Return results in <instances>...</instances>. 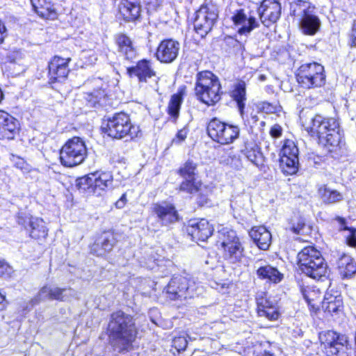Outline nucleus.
Here are the masks:
<instances>
[{
    "instance_id": "c9c22d12",
    "label": "nucleus",
    "mask_w": 356,
    "mask_h": 356,
    "mask_svg": "<svg viewBox=\"0 0 356 356\" xmlns=\"http://www.w3.org/2000/svg\"><path fill=\"white\" fill-rule=\"evenodd\" d=\"M310 3L305 0H293L290 3V14L300 18L311 12Z\"/></svg>"
},
{
    "instance_id": "9b49d317",
    "label": "nucleus",
    "mask_w": 356,
    "mask_h": 356,
    "mask_svg": "<svg viewBox=\"0 0 356 356\" xmlns=\"http://www.w3.org/2000/svg\"><path fill=\"white\" fill-rule=\"evenodd\" d=\"M319 339L324 345L327 356H350V346L346 336L328 330L320 333Z\"/></svg>"
},
{
    "instance_id": "603ef678",
    "label": "nucleus",
    "mask_w": 356,
    "mask_h": 356,
    "mask_svg": "<svg viewBox=\"0 0 356 356\" xmlns=\"http://www.w3.org/2000/svg\"><path fill=\"white\" fill-rule=\"evenodd\" d=\"M346 241L348 245L351 247L356 246V229L355 227L349 231V234L346 237Z\"/></svg>"
},
{
    "instance_id": "58836bf2",
    "label": "nucleus",
    "mask_w": 356,
    "mask_h": 356,
    "mask_svg": "<svg viewBox=\"0 0 356 356\" xmlns=\"http://www.w3.org/2000/svg\"><path fill=\"white\" fill-rule=\"evenodd\" d=\"M183 98L181 94L177 93L171 96L168 106V113L175 120L179 115V111L181 105L182 104Z\"/></svg>"
},
{
    "instance_id": "393cba45",
    "label": "nucleus",
    "mask_w": 356,
    "mask_h": 356,
    "mask_svg": "<svg viewBox=\"0 0 356 356\" xmlns=\"http://www.w3.org/2000/svg\"><path fill=\"white\" fill-rule=\"evenodd\" d=\"M18 130V120L7 112L0 110V138L13 139Z\"/></svg>"
},
{
    "instance_id": "f03ea898",
    "label": "nucleus",
    "mask_w": 356,
    "mask_h": 356,
    "mask_svg": "<svg viewBox=\"0 0 356 356\" xmlns=\"http://www.w3.org/2000/svg\"><path fill=\"white\" fill-rule=\"evenodd\" d=\"M109 343L119 353L132 349L137 330L133 318L126 313H112L108 327Z\"/></svg>"
},
{
    "instance_id": "4c0bfd02",
    "label": "nucleus",
    "mask_w": 356,
    "mask_h": 356,
    "mask_svg": "<svg viewBox=\"0 0 356 356\" xmlns=\"http://www.w3.org/2000/svg\"><path fill=\"white\" fill-rule=\"evenodd\" d=\"M202 183L196 178H184L179 185V190L188 194H194L200 191Z\"/></svg>"
},
{
    "instance_id": "20e7f679",
    "label": "nucleus",
    "mask_w": 356,
    "mask_h": 356,
    "mask_svg": "<svg viewBox=\"0 0 356 356\" xmlns=\"http://www.w3.org/2000/svg\"><path fill=\"white\" fill-rule=\"evenodd\" d=\"M101 129L104 134L113 139H122L128 136L131 138H136L140 132L138 126L131 124L129 116L124 112L104 119Z\"/></svg>"
},
{
    "instance_id": "bb28decb",
    "label": "nucleus",
    "mask_w": 356,
    "mask_h": 356,
    "mask_svg": "<svg viewBox=\"0 0 356 356\" xmlns=\"http://www.w3.org/2000/svg\"><path fill=\"white\" fill-rule=\"evenodd\" d=\"M115 43L118 46V51L124 59L133 60L137 55L131 39L124 33H118L115 36Z\"/></svg>"
},
{
    "instance_id": "79ce46f5",
    "label": "nucleus",
    "mask_w": 356,
    "mask_h": 356,
    "mask_svg": "<svg viewBox=\"0 0 356 356\" xmlns=\"http://www.w3.org/2000/svg\"><path fill=\"white\" fill-rule=\"evenodd\" d=\"M197 164L193 161L188 160L178 170L179 175L184 178H196Z\"/></svg>"
},
{
    "instance_id": "f8f14e48",
    "label": "nucleus",
    "mask_w": 356,
    "mask_h": 356,
    "mask_svg": "<svg viewBox=\"0 0 356 356\" xmlns=\"http://www.w3.org/2000/svg\"><path fill=\"white\" fill-rule=\"evenodd\" d=\"M218 18L217 7L211 3H204L195 13L193 25L197 34L204 38L210 32Z\"/></svg>"
},
{
    "instance_id": "4be33fe9",
    "label": "nucleus",
    "mask_w": 356,
    "mask_h": 356,
    "mask_svg": "<svg viewBox=\"0 0 356 356\" xmlns=\"http://www.w3.org/2000/svg\"><path fill=\"white\" fill-rule=\"evenodd\" d=\"M179 49V42L172 39L163 40L157 47L156 57L161 63H172L177 58Z\"/></svg>"
},
{
    "instance_id": "412c9836",
    "label": "nucleus",
    "mask_w": 356,
    "mask_h": 356,
    "mask_svg": "<svg viewBox=\"0 0 356 356\" xmlns=\"http://www.w3.org/2000/svg\"><path fill=\"white\" fill-rule=\"evenodd\" d=\"M213 227L206 219L192 220L186 227V232L194 240L205 241L213 232Z\"/></svg>"
},
{
    "instance_id": "5fc2aeb1",
    "label": "nucleus",
    "mask_w": 356,
    "mask_h": 356,
    "mask_svg": "<svg viewBox=\"0 0 356 356\" xmlns=\"http://www.w3.org/2000/svg\"><path fill=\"white\" fill-rule=\"evenodd\" d=\"M260 318H264L269 321H277L280 318V313H258Z\"/></svg>"
},
{
    "instance_id": "c756f323",
    "label": "nucleus",
    "mask_w": 356,
    "mask_h": 356,
    "mask_svg": "<svg viewBox=\"0 0 356 356\" xmlns=\"http://www.w3.org/2000/svg\"><path fill=\"white\" fill-rule=\"evenodd\" d=\"M321 24L318 17L313 13V10L300 18V28L305 35H315L318 31Z\"/></svg>"
},
{
    "instance_id": "6e6d98bb",
    "label": "nucleus",
    "mask_w": 356,
    "mask_h": 356,
    "mask_svg": "<svg viewBox=\"0 0 356 356\" xmlns=\"http://www.w3.org/2000/svg\"><path fill=\"white\" fill-rule=\"evenodd\" d=\"M282 128L279 124H274L270 130V134L273 138H277L282 136Z\"/></svg>"
},
{
    "instance_id": "37998d69",
    "label": "nucleus",
    "mask_w": 356,
    "mask_h": 356,
    "mask_svg": "<svg viewBox=\"0 0 356 356\" xmlns=\"http://www.w3.org/2000/svg\"><path fill=\"white\" fill-rule=\"evenodd\" d=\"M258 112L266 114L275 113L280 111L281 106L278 104L269 103L262 101L255 104Z\"/></svg>"
},
{
    "instance_id": "8fccbe9b",
    "label": "nucleus",
    "mask_w": 356,
    "mask_h": 356,
    "mask_svg": "<svg viewBox=\"0 0 356 356\" xmlns=\"http://www.w3.org/2000/svg\"><path fill=\"white\" fill-rule=\"evenodd\" d=\"M188 133V129L186 127L179 130L175 137L172 139V143L176 145H180L183 141L185 140Z\"/></svg>"
},
{
    "instance_id": "b1692460",
    "label": "nucleus",
    "mask_w": 356,
    "mask_h": 356,
    "mask_svg": "<svg viewBox=\"0 0 356 356\" xmlns=\"http://www.w3.org/2000/svg\"><path fill=\"white\" fill-rule=\"evenodd\" d=\"M127 72L130 77H137L139 82H147L148 79L156 76L152 62L147 59L139 60L135 66L128 67Z\"/></svg>"
},
{
    "instance_id": "473e14b6",
    "label": "nucleus",
    "mask_w": 356,
    "mask_h": 356,
    "mask_svg": "<svg viewBox=\"0 0 356 356\" xmlns=\"http://www.w3.org/2000/svg\"><path fill=\"white\" fill-rule=\"evenodd\" d=\"M337 268L343 279L350 277L356 273V262L348 254H343L338 259Z\"/></svg>"
},
{
    "instance_id": "e2e57ef3",
    "label": "nucleus",
    "mask_w": 356,
    "mask_h": 356,
    "mask_svg": "<svg viewBox=\"0 0 356 356\" xmlns=\"http://www.w3.org/2000/svg\"><path fill=\"white\" fill-rule=\"evenodd\" d=\"M15 165L17 168L22 170L24 168L26 165V163L23 159H19L16 163Z\"/></svg>"
},
{
    "instance_id": "09e8293b",
    "label": "nucleus",
    "mask_w": 356,
    "mask_h": 356,
    "mask_svg": "<svg viewBox=\"0 0 356 356\" xmlns=\"http://www.w3.org/2000/svg\"><path fill=\"white\" fill-rule=\"evenodd\" d=\"M188 341L185 337L180 336L173 340V348L177 353L185 350L187 347Z\"/></svg>"
},
{
    "instance_id": "bf43d9fd",
    "label": "nucleus",
    "mask_w": 356,
    "mask_h": 356,
    "mask_svg": "<svg viewBox=\"0 0 356 356\" xmlns=\"http://www.w3.org/2000/svg\"><path fill=\"white\" fill-rule=\"evenodd\" d=\"M197 202L200 206H204L208 202V197L206 195L200 194L197 199Z\"/></svg>"
},
{
    "instance_id": "69168bd1",
    "label": "nucleus",
    "mask_w": 356,
    "mask_h": 356,
    "mask_svg": "<svg viewBox=\"0 0 356 356\" xmlns=\"http://www.w3.org/2000/svg\"><path fill=\"white\" fill-rule=\"evenodd\" d=\"M251 120L252 123H256L259 120V118L257 115H254L251 116Z\"/></svg>"
},
{
    "instance_id": "4d7b16f0",
    "label": "nucleus",
    "mask_w": 356,
    "mask_h": 356,
    "mask_svg": "<svg viewBox=\"0 0 356 356\" xmlns=\"http://www.w3.org/2000/svg\"><path fill=\"white\" fill-rule=\"evenodd\" d=\"M89 102H90L92 104L95 105V104L98 103L99 102V97L97 95H95V93H90L88 95V97L86 98Z\"/></svg>"
},
{
    "instance_id": "39448f33",
    "label": "nucleus",
    "mask_w": 356,
    "mask_h": 356,
    "mask_svg": "<svg viewBox=\"0 0 356 356\" xmlns=\"http://www.w3.org/2000/svg\"><path fill=\"white\" fill-rule=\"evenodd\" d=\"M300 270L307 276L318 280L325 275L327 266L321 252L312 246L304 248L298 254Z\"/></svg>"
},
{
    "instance_id": "423d86ee",
    "label": "nucleus",
    "mask_w": 356,
    "mask_h": 356,
    "mask_svg": "<svg viewBox=\"0 0 356 356\" xmlns=\"http://www.w3.org/2000/svg\"><path fill=\"white\" fill-rule=\"evenodd\" d=\"M218 237L224 249V258L230 264H239L245 257L244 248L235 231L229 227H222Z\"/></svg>"
},
{
    "instance_id": "c85d7f7f",
    "label": "nucleus",
    "mask_w": 356,
    "mask_h": 356,
    "mask_svg": "<svg viewBox=\"0 0 356 356\" xmlns=\"http://www.w3.org/2000/svg\"><path fill=\"white\" fill-rule=\"evenodd\" d=\"M33 11L41 18L54 19L57 13L51 0H29Z\"/></svg>"
},
{
    "instance_id": "0eeeda50",
    "label": "nucleus",
    "mask_w": 356,
    "mask_h": 356,
    "mask_svg": "<svg viewBox=\"0 0 356 356\" xmlns=\"http://www.w3.org/2000/svg\"><path fill=\"white\" fill-rule=\"evenodd\" d=\"M324 67L316 62L301 65L296 72L299 86L305 89L320 88L325 83Z\"/></svg>"
},
{
    "instance_id": "864d4df0",
    "label": "nucleus",
    "mask_w": 356,
    "mask_h": 356,
    "mask_svg": "<svg viewBox=\"0 0 356 356\" xmlns=\"http://www.w3.org/2000/svg\"><path fill=\"white\" fill-rule=\"evenodd\" d=\"M349 45L350 47H356V19L354 20L351 33L349 35Z\"/></svg>"
},
{
    "instance_id": "cd10ccee",
    "label": "nucleus",
    "mask_w": 356,
    "mask_h": 356,
    "mask_svg": "<svg viewBox=\"0 0 356 356\" xmlns=\"http://www.w3.org/2000/svg\"><path fill=\"white\" fill-rule=\"evenodd\" d=\"M249 235L257 246L262 250H267L272 240L271 233L264 226L252 227Z\"/></svg>"
},
{
    "instance_id": "a19ab883",
    "label": "nucleus",
    "mask_w": 356,
    "mask_h": 356,
    "mask_svg": "<svg viewBox=\"0 0 356 356\" xmlns=\"http://www.w3.org/2000/svg\"><path fill=\"white\" fill-rule=\"evenodd\" d=\"M95 181V177L92 176V174H90L77 179L76 186L80 192L94 195L93 183Z\"/></svg>"
},
{
    "instance_id": "f704fd0d",
    "label": "nucleus",
    "mask_w": 356,
    "mask_h": 356,
    "mask_svg": "<svg viewBox=\"0 0 356 356\" xmlns=\"http://www.w3.org/2000/svg\"><path fill=\"white\" fill-rule=\"evenodd\" d=\"M323 202L325 204H333L343 200V196L337 190H333L325 186L318 190Z\"/></svg>"
},
{
    "instance_id": "2f4dec72",
    "label": "nucleus",
    "mask_w": 356,
    "mask_h": 356,
    "mask_svg": "<svg viewBox=\"0 0 356 356\" xmlns=\"http://www.w3.org/2000/svg\"><path fill=\"white\" fill-rule=\"evenodd\" d=\"M95 178L93 183L94 195L99 196L103 192L113 186V175L111 172L92 173Z\"/></svg>"
},
{
    "instance_id": "e433bc0d",
    "label": "nucleus",
    "mask_w": 356,
    "mask_h": 356,
    "mask_svg": "<svg viewBox=\"0 0 356 356\" xmlns=\"http://www.w3.org/2000/svg\"><path fill=\"white\" fill-rule=\"evenodd\" d=\"M322 308L324 312H341L343 309V300L340 296H325L322 302Z\"/></svg>"
},
{
    "instance_id": "a18cd8bd",
    "label": "nucleus",
    "mask_w": 356,
    "mask_h": 356,
    "mask_svg": "<svg viewBox=\"0 0 356 356\" xmlns=\"http://www.w3.org/2000/svg\"><path fill=\"white\" fill-rule=\"evenodd\" d=\"M305 227V220L300 216H297L291 219L286 229L291 231L293 234H303Z\"/></svg>"
},
{
    "instance_id": "c03bdc74",
    "label": "nucleus",
    "mask_w": 356,
    "mask_h": 356,
    "mask_svg": "<svg viewBox=\"0 0 356 356\" xmlns=\"http://www.w3.org/2000/svg\"><path fill=\"white\" fill-rule=\"evenodd\" d=\"M243 152L246 158L254 165H255L256 166H259L260 165L262 164V154L259 150H257V148L249 149L248 147H245Z\"/></svg>"
},
{
    "instance_id": "9d476101",
    "label": "nucleus",
    "mask_w": 356,
    "mask_h": 356,
    "mask_svg": "<svg viewBox=\"0 0 356 356\" xmlns=\"http://www.w3.org/2000/svg\"><path fill=\"white\" fill-rule=\"evenodd\" d=\"M198 287L194 281L181 275L174 276L165 288L167 298L170 300H186L198 296Z\"/></svg>"
},
{
    "instance_id": "6ab92c4d",
    "label": "nucleus",
    "mask_w": 356,
    "mask_h": 356,
    "mask_svg": "<svg viewBox=\"0 0 356 356\" xmlns=\"http://www.w3.org/2000/svg\"><path fill=\"white\" fill-rule=\"evenodd\" d=\"M257 277L266 282L277 284L280 283L284 275L279 270L268 264L266 260L258 259L254 264Z\"/></svg>"
},
{
    "instance_id": "0e129e2a",
    "label": "nucleus",
    "mask_w": 356,
    "mask_h": 356,
    "mask_svg": "<svg viewBox=\"0 0 356 356\" xmlns=\"http://www.w3.org/2000/svg\"><path fill=\"white\" fill-rule=\"evenodd\" d=\"M125 205V203L123 201H121L120 200H118L116 202H115V207L118 208V209H122L124 207Z\"/></svg>"
},
{
    "instance_id": "6e6552de",
    "label": "nucleus",
    "mask_w": 356,
    "mask_h": 356,
    "mask_svg": "<svg viewBox=\"0 0 356 356\" xmlns=\"http://www.w3.org/2000/svg\"><path fill=\"white\" fill-rule=\"evenodd\" d=\"M87 156L84 141L79 137L69 139L60 150V161L63 166L72 168L82 163Z\"/></svg>"
},
{
    "instance_id": "de8ad7c7",
    "label": "nucleus",
    "mask_w": 356,
    "mask_h": 356,
    "mask_svg": "<svg viewBox=\"0 0 356 356\" xmlns=\"http://www.w3.org/2000/svg\"><path fill=\"white\" fill-rule=\"evenodd\" d=\"M13 273V268L4 260H0V277L8 279Z\"/></svg>"
},
{
    "instance_id": "052dcab7",
    "label": "nucleus",
    "mask_w": 356,
    "mask_h": 356,
    "mask_svg": "<svg viewBox=\"0 0 356 356\" xmlns=\"http://www.w3.org/2000/svg\"><path fill=\"white\" fill-rule=\"evenodd\" d=\"M148 10H156L160 6V3L158 0H149L147 3Z\"/></svg>"
},
{
    "instance_id": "5701e85b",
    "label": "nucleus",
    "mask_w": 356,
    "mask_h": 356,
    "mask_svg": "<svg viewBox=\"0 0 356 356\" xmlns=\"http://www.w3.org/2000/svg\"><path fill=\"white\" fill-rule=\"evenodd\" d=\"M116 243L117 239L113 232H104L92 245L91 252L97 257H103L113 250Z\"/></svg>"
},
{
    "instance_id": "774afa93",
    "label": "nucleus",
    "mask_w": 356,
    "mask_h": 356,
    "mask_svg": "<svg viewBox=\"0 0 356 356\" xmlns=\"http://www.w3.org/2000/svg\"><path fill=\"white\" fill-rule=\"evenodd\" d=\"M3 98V93L2 90H1V89L0 88V102H1Z\"/></svg>"
},
{
    "instance_id": "2eb2a0df",
    "label": "nucleus",
    "mask_w": 356,
    "mask_h": 356,
    "mask_svg": "<svg viewBox=\"0 0 356 356\" xmlns=\"http://www.w3.org/2000/svg\"><path fill=\"white\" fill-rule=\"evenodd\" d=\"M17 222L28 232L29 236L33 239H44L48 235V229L43 219L32 216L26 213H19Z\"/></svg>"
},
{
    "instance_id": "4468645a",
    "label": "nucleus",
    "mask_w": 356,
    "mask_h": 356,
    "mask_svg": "<svg viewBox=\"0 0 356 356\" xmlns=\"http://www.w3.org/2000/svg\"><path fill=\"white\" fill-rule=\"evenodd\" d=\"M79 294L71 288H59L54 286H44L38 292V296L31 300L33 305L38 304L40 300H56L59 301H70L79 299Z\"/></svg>"
},
{
    "instance_id": "dca6fc26",
    "label": "nucleus",
    "mask_w": 356,
    "mask_h": 356,
    "mask_svg": "<svg viewBox=\"0 0 356 356\" xmlns=\"http://www.w3.org/2000/svg\"><path fill=\"white\" fill-rule=\"evenodd\" d=\"M281 12V4L277 0H263L257 8L260 21L266 27L277 22Z\"/></svg>"
},
{
    "instance_id": "680f3d73",
    "label": "nucleus",
    "mask_w": 356,
    "mask_h": 356,
    "mask_svg": "<svg viewBox=\"0 0 356 356\" xmlns=\"http://www.w3.org/2000/svg\"><path fill=\"white\" fill-rule=\"evenodd\" d=\"M7 302L6 301L5 295L0 292V311H3L6 309Z\"/></svg>"
},
{
    "instance_id": "7c9ffc66",
    "label": "nucleus",
    "mask_w": 356,
    "mask_h": 356,
    "mask_svg": "<svg viewBox=\"0 0 356 356\" xmlns=\"http://www.w3.org/2000/svg\"><path fill=\"white\" fill-rule=\"evenodd\" d=\"M230 97L236 102L238 111L243 115L246 102V83L243 80H238L234 83Z\"/></svg>"
},
{
    "instance_id": "a878e982",
    "label": "nucleus",
    "mask_w": 356,
    "mask_h": 356,
    "mask_svg": "<svg viewBox=\"0 0 356 356\" xmlns=\"http://www.w3.org/2000/svg\"><path fill=\"white\" fill-rule=\"evenodd\" d=\"M141 3L140 0H122L119 10L124 21L135 22L141 16Z\"/></svg>"
},
{
    "instance_id": "1a4fd4ad",
    "label": "nucleus",
    "mask_w": 356,
    "mask_h": 356,
    "mask_svg": "<svg viewBox=\"0 0 356 356\" xmlns=\"http://www.w3.org/2000/svg\"><path fill=\"white\" fill-rule=\"evenodd\" d=\"M207 131L214 142L221 145H228L238 138L240 129L236 125L222 122L213 118L208 123Z\"/></svg>"
},
{
    "instance_id": "f3484780",
    "label": "nucleus",
    "mask_w": 356,
    "mask_h": 356,
    "mask_svg": "<svg viewBox=\"0 0 356 356\" xmlns=\"http://www.w3.org/2000/svg\"><path fill=\"white\" fill-rule=\"evenodd\" d=\"M232 20L238 27L237 32L240 35H248L259 26V22L252 13L244 9L236 10L232 16Z\"/></svg>"
},
{
    "instance_id": "49530a36",
    "label": "nucleus",
    "mask_w": 356,
    "mask_h": 356,
    "mask_svg": "<svg viewBox=\"0 0 356 356\" xmlns=\"http://www.w3.org/2000/svg\"><path fill=\"white\" fill-rule=\"evenodd\" d=\"M256 300L257 303V312H266V309L273 308V302L269 300L266 297L257 296Z\"/></svg>"
},
{
    "instance_id": "ddd939ff",
    "label": "nucleus",
    "mask_w": 356,
    "mask_h": 356,
    "mask_svg": "<svg viewBox=\"0 0 356 356\" xmlns=\"http://www.w3.org/2000/svg\"><path fill=\"white\" fill-rule=\"evenodd\" d=\"M299 150L294 141L286 140L280 152V168L284 174L292 175L299 168Z\"/></svg>"
},
{
    "instance_id": "72a5a7b5",
    "label": "nucleus",
    "mask_w": 356,
    "mask_h": 356,
    "mask_svg": "<svg viewBox=\"0 0 356 356\" xmlns=\"http://www.w3.org/2000/svg\"><path fill=\"white\" fill-rule=\"evenodd\" d=\"M218 160L220 164L229 166L235 170H240L243 167L240 156L234 154L232 149L224 150Z\"/></svg>"
},
{
    "instance_id": "338daca9",
    "label": "nucleus",
    "mask_w": 356,
    "mask_h": 356,
    "mask_svg": "<svg viewBox=\"0 0 356 356\" xmlns=\"http://www.w3.org/2000/svg\"><path fill=\"white\" fill-rule=\"evenodd\" d=\"M119 200H120L121 201L124 202V203L126 204V202H127L126 194H123Z\"/></svg>"
},
{
    "instance_id": "3c124183",
    "label": "nucleus",
    "mask_w": 356,
    "mask_h": 356,
    "mask_svg": "<svg viewBox=\"0 0 356 356\" xmlns=\"http://www.w3.org/2000/svg\"><path fill=\"white\" fill-rule=\"evenodd\" d=\"M334 220H336L339 225V230L340 232L341 231H350V229H353V227H348L346 223V220L345 218L341 217V216H336L334 218Z\"/></svg>"
},
{
    "instance_id": "13d9d810",
    "label": "nucleus",
    "mask_w": 356,
    "mask_h": 356,
    "mask_svg": "<svg viewBox=\"0 0 356 356\" xmlns=\"http://www.w3.org/2000/svg\"><path fill=\"white\" fill-rule=\"evenodd\" d=\"M6 35V28L5 25L0 21V44L3 42Z\"/></svg>"
},
{
    "instance_id": "a211bd4d",
    "label": "nucleus",
    "mask_w": 356,
    "mask_h": 356,
    "mask_svg": "<svg viewBox=\"0 0 356 356\" xmlns=\"http://www.w3.org/2000/svg\"><path fill=\"white\" fill-rule=\"evenodd\" d=\"M152 211L161 226H169L178 221L179 214L175 206L166 201L152 204Z\"/></svg>"
},
{
    "instance_id": "7ed1b4c3",
    "label": "nucleus",
    "mask_w": 356,
    "mask_h": 356,
    "mask_svg": "<svg viewBox=\"0 0 356 356\" xmlns=\"http://www.w3.org/2000/svg\"><path fill=\"white\" fill-rule=\"evenodd\" d=\"M221 85L217 76L210 71L200 72L196 74L195 93L202 103L212 106L220 100Z\"/></svg>"
},
{
    "instance_id": "f257e3e1",
    "label": "nucleus",
    "mask_w": 356,
    "mask_h": 356,
    "mask_svg": "<svg viewBox=\"0 0 356 356\" xmlns=\"http://www.w3.org/2000/svg\"><path fill=\"white\" fill-rule=\"evenodd\" d=\"M310 129L317 135L319 144L327 149L332 158L338 159L345 153L343 133L335 118L316 115L312 119Z\"/></svg>"
},
{
    "instance_id": "aec40b11",
    "label": "nucleus",
    "mask_w": 356,
    "mask_h": 356,
    "mask_svg": "<svg viewBox=\"0 0 356 356\" xmlns=\"http://www.w3.org/2000/svg\"><path fill=\"white\" fill-rule=\"evenodd\" d=\"M70 58L65 59L59 56H54L49 63V79L51 83L63 82L67 78L70 69L68 63Z\"/></svg>"
},
{
    "instance_id": "ea45409f",
    "label": "nucleus",
    "mask_w": 356,
    "mask_h": 356,
    "mask_svg": "<svg viewBox=\"0 0 356 356\" xmlns=\"http://www.w3.org/2000/svg\"><path fill=\"white\" fill-rule=\"evenodd\" d=\"M243 356H267L272 355L268 352L264 350L261 343H252L251 345H247L244 347L243 352L241 353Z\"/></svg>"
}]
</instances>
